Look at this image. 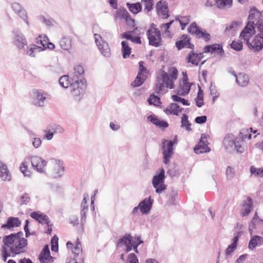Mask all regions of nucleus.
<instances>
[{
  "mask_svg": "<svg viewBox=\"0 0 263 263\" xmlns=\"http://www.w3.org/2000/svg\"><path fill=\"white\" fill-rule=\"evenodd\" d=\"M4 245L1 250V255L5 262L9 257H14L26 251L28 241L23 237V233L11 234L5 236L3 240Z\"/></svg>",
  "mask_w": 263,
  "mask_h": 263,
  "instance_id": "1",
  "label": "nucleus"
},
{
  "mask_svg": "<svg viewBox=\"0 0 263 263\" xmlns=\"http://www.w3.org/2000/svg\"><path fill=\"white\" fill-rule=\"evenodd\" d=\"M177 75L178 70L174 67L170 68L168 73L162 71L161 78L158 79L155 86L154 90L155 92L159 95H162L167 91V88H174V83L177 78Z\"/></svg>",
  "mask_w": 263,
  "mask_h": 263,
  "instance_id": "2",
  "label": "nucleus"
},
{
  "mask_svg": "<svg viewBox=\"0 0 263 263\" xmlns=\"http://www.w3.org/2000/svg\"><path fill=\"white\" fill-rule=\"evenodd\" d=\"M240 34L239 39L246 41L248 47L253 52H258L263 48V34Z\"/></svg>",
  "mask_w": 263,
  "mask_h": 263,
  "instance_id": "3",
  "label": "nucleus"
},
{
  "mask_svg": "<svg viewBox=\"0 0 263 263\" xmlns=\"http://www.w3.org/2000/svg\"><path fill=\"white\" fill-rule=\"evenodd\" d=\"M141 243H142V241L139 239V237L133 238L130 235H126L119 239L117 243V247H122L123 246H125L127 252L132 250L133 247L135 252L137 253V247Z\"/></svg>",
  "mask_w": 263,
  "mask_h": 263,
  "instance_id": "4",
  "label": "nucleus"
},
{
  "mask_svg": "<svg viewBox=\"0 0 263 263\" xmlns=\"http://www.w3.org/2000/svg\"><path fill=\"white\" fill-rule=\"evenodd\" d=\"M71 94L74 100L77 102L80 101L83 97L86 88V81L84 79L75 80L72 83Z\"/></svg>",
  "mask_w": 263,
  "mask_h": 263,
  "instance_id": "5",
  "label": "nucleus"
},
{
  "mask_svg": "<svg viewBox=\"0 0 263 263\" xmlns=\"http://www.w3.org/2000/svg\"><path fill=\"white\" fill-rule=\"evenodd\" d=\"M49 171L53 178H59L64 174V166L62 161L54 158L49 161Z\"/></svg>",
  "mask_w": 263,
  "mask_h": 263,
  "instance_id": "6",
  "label": "nucleus"
},
{
  "mask_svg": "<svg viewBox=\"0 0 263 263\" xmlns=\"http://www.w3.org/2000/svg\"><path fill=\"white\" fill-rule=\"evenodd\" d=\"M95 42L101 54L106 58L111 55L110 49L108 44L105 41L104 34H94Z\"/></svg>",
  "mask_w": 263,
  "mask_h": 263,
  "instance_id": "7",
  "label": "nucleus"
},
{
  "mask_svg": "<svg viewBox=\"0 0 263 263\" xmlns=\"http://www.w3.org/2000/svg\"><path fill=\"white\" fill-rule=\"evenodd\" d=\"M165 171L161 168L159 174L155 175L152 179V184L157 194L161 193L166 189L164 184Z\"/></svg>",
  "mask_w": 263,
  "mask_h": 263,
  "instance_id": "8",
  "label": "nucleus"
},
{
  "mask_svg": "<svg viewBox=\"0 0 263 263\" xmlns=\"http://www.w3.org/2000/svg\"><path fill=\"white\" fill-rule=\"evenodd\" d=\"M117 11L114 14V17L116 21H122L124 20L128 25L134 27L135 20L133 19L126 9L123 7H120L117 8Z\"/></svg>",
  "mask_w": 263,
  "mask_h": 263,
  "instance_id": "9",
  "label": "nucleus"
},
{
  "mask_svg": "<svg viewBox=\"0 0 263 263\" xmlns=\"http://www.w3.org/2000/svg\"><path fill=\"white\" fill-rule=\"evenodd\" d=\"M48 93L42 90H34L33 91V103L37 107H43L47 103Z\"/></svg>",
  "mask_w": 263,
  "mask_h": 263,
  "instance_id": "10",
  "label": "nucleus"
},
{
  "mask_svg": "<svg viewBox=\"0 0 263 263\" xmlns=\"http://www.w3.org/2000/svg\"><path fill=\"white\" fill-rule=\"evenodd\" d=\"M30 159L34 170L41 173H45L47 161L37 156H31Z\"/></svg>",
  "mask_w": 263,
  "mask_h": 263,
  "instance_id": "11",
  "label": "nucleus"
},
{
  "mask_svg": "<svg viewBox=\"0 0 263 263\" xmlns=\"http://www.w3.org/2000/svg\"><path fill=\"white\" fill-rule=\"evenodd\" d=\"M252 17V14L249 15V19L250 21L247 23L240 33H250L251 31L254 30L255 26H256L258 31H259L260 33H263V20H259L255 24L254 21L252 22L251 21ZM253 33H255V31H254Z\"/></svg>",
  "mask_w": 263,
  "mask_h": 263,
  "instance_id": "12",
  "label": "nucleus"
},
{
  "mask_svg": "<svg viewBox=\"0 0 263 263\" xmlns=\"http://www.w3.org/2000/svg\"><path fill=\"white\" fill-rule=\"evenodd\" d=\"M173 145L174 143L172 141L165 140L162 143L163 162L165 164L170 162V158L173 154Z\"/></svg>",
  "mask_w": 263,
  "mask_h": 263,
  "instance_id": "13",
  "label": "nucleus"
},
{
  "mask_svg": "<svg viewBox=\"0 0 263 263\" xmlns=\"http://www.w3.org/2000/svg\"><path fill=\"white\" fill-rule=\"evenodd\" d=\"M35 44L43 48V51L48 48L52 49L55 47L54 45L49 42V39L45 34L40 35L35 40Z\"/></svg>",
  "mask_w": 263,
  "mask_h": 263,
  "instance_id": "14",
  "label": "nucleus"
},
{
  "mask_svg": "<svg viewBox=\"0 0 263 263\" xmlns=\"http://www.w3.org/2000/svg\"><path fill=\"white\" fill-rule=\"evenodd\" d=\"M190 40L191 39L188 35L183 34L180 37V40L176 42V47L179 50L183 48L193 49L194 45L190 42Z\"/></svg>",
  "mask_w": 263,
  "mask_h": 263,
  "instance_id": "15",
  "label": "nucleus"
},
{
  "mask_svg": "<svg viewBox=\"0 0 263 263\" xmlns=\"http://www.w3.org/2000/svg\"><path fill=\"white\" fill-rule=\"evenodd\" d=\"M203 50L205 53H216L220 57H223L224 56V51L221 44H214L206 46Z\"/></svg>",
  "mask_w": 263,
  "mask_h": 263,
  "instance_id": "16",
  "label": "nucleus"
},
{
  "mask_svg": "<svg viewBox=\"0 0 263 263\" xmlns=\"http://www.w3.org/2000/svg\"><path fill=\"white\" fill-rule=\"evenodd\" d=\"M13 44L19 50L24 49L28 42L26 38L23 34H15L13 37Z\"/></svg>",
  "mask_w": 263,
  "mask_h": 263,
  "instance_id": "17",
  "label": "nucleus"
},
{
  "mask_svg": "<svg viewBox=\"0 0 263 263\" xmlns=\"http://www.w3.org/2000/svg\"><path fill=\"white\" fill-rule=\"evenodd\" d=\"M236 139V138L232 134H228L224 137L222 145L226 151L229 152L234 151Z\"/></svg>",
  "mask_w": 263,
  "mask_h": 263,
  "instance_id": "18",
  "label": "nucleus"
},
{
  "mask_svg": "<svg viewBox=\"0 0 263 263\" xmlns=\"http://www.w3.org/2000/svg\"><path fill=\"white\" fill-rule=\"evenodd\" d=\"M43 51V48L35 44H31L27 46L26 49H24V53L30 57L35 58L39 53Z\"/></svg>",
  "mask_w": 263,
  "mask_h": 263,
  "instance_id": "19",
  "label": "nucleus"
},
{
  "mask_svg": "<svg viewBox=\"0 0 263 263\" xmlns=\"http://www.w3.org/2000/svg\"><path fill=\"white\" fill-rule=\"evenodd\" d=\"M157 14L163 19L167 18L169 16L168 13L167 3L166 2L159 1L156 5Z\"/></svg>",
  "mask_w": 263,
  "mask_h": 263,
  "instance_id": "20",
  "label": "nucleus"
},
{
  "mask_svg": "<svg viewBox=\"0 0 263 263\" xmlns=\"http://www.w3.org/2000/svg\"><path fill=\"white\" fill-rule=\"evenodd\" d=\"M11 7L15 13L22 18L28 26L29 22L27 20V14L22 6L18 3H13L12 4Z\"/></svg>",
  "mask_w": 263,
  "mask_h": 263,
  "instance_id": "21",
  "label": "nucleus"
},
{
  "mask_svg": "<svg viewBox=\"0 0 263 263\" xmlns=\"http://www.w3.org/2000/svg\"><path fill=\"white\" fill-rule=\"evenodd\" d=\"M203 54L201 52L196 53L194 50L191 51L186 57L187 62L192 63L193 65L197 66L199 62L203 58Z\"/></svg>",
  "mask_w": 263,
  "mask_h": 263,
  "instance_id": "22",
  "label": "nucleus"
},
{
  "mask_svg": "<svg viewBox=\"0 0 263 263\" xmlns=\"http://www.w3.org/2000/svg\"><path fill=\"white\" fill-rule=\"evenodd\" d=\"M191 84L188 82L187 78H183V82L181 83L177 89V94L180 96H184L187 95L191 89Z\"/></svg>",
  "mask_w": 263,
  "mask_h": 263,
  "instance_id": "23",
  "label": "nucleus"
},
{
  "mask_svg": "<svg viewBox=\"0 0 263 263\" xmlns=\"http://www.w3.org/2000/svg\"><path fill=\"white\" fill-rule=\"evenodd\" d=\"M153 203L151 197L145 198L143 200L139 203V206L141 208V212L143 214H146L150 211Z\"/></svg>",
  "mask_w": 263,
  "mask_h": 263,
  "instance_id": "24",
  "label": "nucleus"
},
{
  "mask_svg": "<svg viewBox=\"0 0 263 263\" xmlns=\"http://www.w3.org/2000/svg\"><path fill=\"white\" fill-rule=\"evenodd\" d=\"M206 140L205 138L201 137L198 145L194 148V152L196 154H199L201 153L209 152L210 149L206 144Z\"/></svg>",
  "mask_w": 263,
  "mask_h": 263,
  "instance_id": "25",
  "label": "nucleus"
},
{
  "mask_svg": "<svg viewBox=\"0 0 263 263\" xmlns=\"http://www.w3.org/2000/svg\"><path fill=\"white\" fill-rule=\"evenodd\" d=\"M0 178L4 181L11 180V175L9 172L7 166L2 161H0Z\"/></svg>",
  "mask_w": 263,
  "mask_h": 263,
  "instance_id": "26",
  "label": "nucleus"
},
{
  "mask_svg": "<svg viewBox=\"0 0 263 263\" xmlns=\"http://www.w3.org/2000/svg\"><path fill=\"white\" fill-rule=\"evenodd\" d=\"M30 216L42 224H48L50 222L48 216L40 212H31Z\"/></svg>",
  "mask_w": 263,
  "mask_h": 263,
  "instance_id": "27",
  "label": "nucleus"
},
{
  "mask_svg": "<svg viewBox=\"0 0 263 263\" xmlns=\"http://www.w3.org/2000/svg\"><path fill=\"white\" fill-rule=\"evenodd\" d=\"M39 259L41 263H48L52 259L48 246L44 247L43 248L40 254Z\"/></svg>",
  "mask_w": 263,
  "mask_h": 263,
  "instance_id": "28",
  "label": "nucleus"
},
{
  "mask_svg": "<svg viewBox=\"0 0 263 263\" xmlns=\"http://www.w3.org/2000/svg\"><path fill=\"white\" fill-rule=\"evenodd\" d=\"M183 108L176 103H171L164 110L167 115L178 116L182 111Z\"/></svg>",
  "mask_w": 263,
  "mask_h": 263,
  "instance_id": "29",
  "label": "nucleus"
},
{
  "mask_svg": "<svg viewBox=\"0 0 263 263\" xmlns=\"http://www.w3.org/2000/svg\"><path fill=\"white\" fill-rule=\"evenodd\" d=\"M21 224V222L18 217H10L8 218L7 223L2 226V228L10 229L19 227Z\"/></svg>",
  "mask_w": 263,
  "mask_h": 263,
  "instance_id": "30",
  "label": "nucleus"
},
{
  "mask_svg": "<svg viewBox=\"0 0 263 263\" xmlns=\"http://www.w3.org/2000/svg\"><path fill=\"white\" fill-rule=\"evenodd\" d=\"M84 69L83 67L78 65L75 66L73 68V71L70 73V76L72 77V80H79V79L84 74Z\"/></svg>",
  "mask_w": 263,
  "mask_h": 263,
  "instance_id": "31",
  "label": "nucleus"
},
{
  "mask_svg": "<svg viewBox=\"0 0 263 263\" xmlns=\"http://www.w3.org/2000/svg\"><path fill=\"white\" fill-rule=\"evenodd\" d=\"M263 243V238L261 236L255 235L252 237L249 243V248L254 249L256 247L260 246Z\"/></svg>",
  "mask_w": 263,
  "mask_h": 263,
  "instance_id": "32",
  "label": "nucleus"
},
{
  "mask_svg": "<svg viewBox=\"0 0 263 263\" xmlns=\"http://www.w3.org/2000/svg\"><path fill=\"white\" fill-rule=\"evenodd\" d=\"M236 81L237 84L241 87L247 86L249 82V78L247 74L243 73H239L236 77Z\"/></svg>",
  "mask_w": 263,
  "mask_h": 263,
  "instance_id": "33",
  "label": "nucleus"
},
{
  "mask_svg": "<svg viewBox=\"0 0 263 263\" xmlns=\"http://www.w3.org/2000/svg\"><path fill=\"white\" fill-rule=\"evenodd\" d=\"M59 81L60 86L64 88H68L70 85L72 87V83L74 82V81L72 80V77L69 79L68 75L62 76L59 79Z\"/></svg>",
  "mask_w": 263,
  "mask_h": 263,
  "instance_id": "34",
  "label": "nucleus"
},
{
  "mask_svg": "<svg viewBox=\"0 0 263 263\" xmlns=\"http://www.w3.org/2000/svg\"><path fill=\"white\" fill-rule=\"evenodd\" d=\"M149 44L156 47L160 45L161 34H147Z\"/></svg>",
  "mask_w": 263,
  "mask_h": 263,
  "instance_id": "35",
  "label": "nucleus"
},
{
  "mask_svg": "<svg viewBox=\"0 0 263 263\" xmlns=\"http://www.w3.org/2000/svg\"><path fill=\"white\" fill-rule=\"evenodd\" d=\"M66 245L67 248L71 250L72 253L76 257H78L79 254L81 253L82 248L80 241H78L77 242L76 245L74 248H73V244L70 241L67 242Z\"/></svg>",
  "mask_w": 263,
  "mask_h": 263,
  "instance_id": "36",
  "label": "nucleus"
},
{
  "mask_svg": "<svg viewBox=\"0 0 263 263\" xmlns=\"http://www.w3.org/2000/svg\"><path fill=\"white\" fill-rule=\"evenodd\" d=\"M246 145L245 142L240 138H236L234 146V151L237 153H242L245 151Z\"/></svg>",
  "mask_w": 263,
  "mask_h": 263,
  "instance_id": "37",
  "label": "nucleus"
},
{
  "mask_svg": "<svg viewBox=\"0 0 263 263\" xmlns=\"http://www.w3.org/2000/svg\"><path fill=\"white\" fill-rule=\"evenodd\" d=\"M242 27V22L240 21L233 22L229 26H227L226 31L238 32Z\"/></svg>",
  "mask_w": 263,
  "mask_h": 263,
  "instance_id": "38",
  "label": "nucleus"
},
{
  "mask_svg": "<svg viewBox=\"0 0 263 263\" xmlns=\"http://www.w3.org/2000/svg\"><path fill=\"white\" fill-rule=\"evenodd\" d=\"M126 5L129 10L133 14H137L142 10V6L140 3L130 4L127 3Z\"/></svg>",
  "mask_w": 263,
  "mask_h": 263,
  "instance_id": "39",
  "label": "nucleus"
},
{
  "mask_svg": "<svg viewBox=\"0 0 263 263\" xmlns=\"http://www.w3.org/2000/svg\"><path fill=\"white\" fill-rule=\"evenodd\" d=\"M168 199L166 204L168 205H175L177 204L178 199L177 193L174 191L171 192L167 195Z\"/></svg>",
  "mask_w": 263,
  "mask_h": 263,
  "instance_id": "40",
  "label": "nucleus"
},
{
  "mask_svg": "<svg viewBox=\"0 0 263 263\" xmlns=\"http://www.w3.org/2000/svg\"><path fill=\"white\" fill-rule=\"evenodd\" d=\"M251 132H253L252 128H250L249 129H242L240 132V135H241V137L239 138H240V139L242 140L243 141L246 139L248 140L251 139L252 137V134H251ZM256 132L257 130L253 131L254 133H256Z\"/></svg>",
  "mask_w": 263,
  "mask_h": 263,
  "instance_id": "41",
  "label": "nucleus"
},
{
  "mask_svg": "<svg viewBox=\"0 0 263 263\" xmlns=\"http://www.w3.org/2000/svg\"><path fill=\"white\" fill-rule=\"evenodd\" d=\"M37 19L47 27H50L54 26L56 22L50 17H46L44 15H40L37 16Z\"/></svg>",
  "mask_w": 263,
  "mask_h": 263,
  "instance_id": "42",
  "label": "nucleus"
},
{
  "mask_svg": "<svg viewBox=\"0 0 263 263\" xmlns=\"http://www.w3.org/2000/svg\"><path fill=\"white\" fill-rule=\"evenodd\" d=\"M121 45L123 57L126 59L129 57L131 53V48L129 47V44L126 41H123L121 42Z\"/></svg>",
  "mask_w": 263,
  "mask_h": 263,
  "instance_id": "43",
  "label": "nucleus"
},
{
  "mask_svg": "<svg viewBox=\"0 0 263 263\" xmlns=\"http://www.w3.org/2000/svg\"><path fill=\"white\" fill-rule=\"evenodd\" d=\"M146 78V77L145 76H142V74H138L135 81L132 83V85L134 87H139L142 85Z\"/></svg>",
  "mask_w": 263,
  "mask_h": 263,
  "instance_id": "44",
  "label": "nucleus"
},
{
  "mask_svg": "<svg viewBox=\"0 0 263 263\" xmlns=\"http://www.w3.org/2000/svg\"><path fill=\"white\" fill-rule=\"evenodd\" d=\"M20 169L24 176L30 177L31 176V172L28 169V163L26 161H24L21 163Z\"/></svg>",
  "mask_w": 263,
  "mask_h": 263,
  "instance_id": "45",
  "label": "nucleus"
},
{
  "mask_svg": "<svg viewBox=\"0 0 263 263\" xmlns=\"http://www.w3.org/2000/svg\"><path fill=\"white\" fill-rule=\"evenodd\" d=\"M248 202L244 205L241 211V215L242 216L247 215L251 210L252 202L250 197L248 198Z\"/></svg>",
  "mask_w": 263,
  "mask_h": 263,
  "instance_id": "46",
  "label": "nucleus"
},
{
  "mask_svg": "<svg viewBox=\"0 0 263 263\" xmlns=\"http://www.w3.org/2000/svg\"><path fill=\"white\" fill-rule=\"evenodd\" d=\"M181 127H185L187 131L191 130V124L188 120V116L186 114H183L181 118Z\"/></svg>",
  "mask_w": 263,
  "mask_h": 263,
  "instance_id": "47",
  "label": "nucleus"
},
{
  "mask_svg": "<svg viewBox=\"0 0 263 263\" xmlns=\"http://www.w3.org/2000/svg\"><path fill=\"white\" fill-rule=\"evenodd\" d=\"M217 6L219 8H223L224 7H231L232 4V0H216Z\"/></svg>",
  "mask_w": 263,
  "mask_h": 263,
  "instance_id": "48",
  "label": "nucleus"
},
{
  "mask_svg": "<svg viewBox=\"0 0 263 263\" xmlns=\"http://www.w3.org/2000/svg\"><path fill=\"white\" fill-rule=\"evenodd\" d=\"M250 172L256 177H263V168H256L252 166L250 167Z\"/></svg>",
  "mask_w": 263,
  "mask_h": 263,
  "instance_id": "49",
  "label": "nucleus"
},
{
  "mask_svg": "<svg viewBox=\"0 0 263 263\" xmlns=\"http://www.w3.org/2000/svg\"><path fill=\"white\" fill-rule=\"evenodd\" d=\"M180 96L178 95V94L172 95V99L173 100V101L176 102H180L183 105L189 106L190 105V104L189 103L188 100L182 98Z\"/></svg>",
  "mask_w": 263,
  "mask_h": 263,
  "instance_id": "50",
  "label": "nucleus"
},
{
  "mask_svg": "<svg viewBox=\"0 0 263 263\" xmlns=\"http://www.w3.org/2000/svg\"><path fill=\"white\" fill-rule=\"evenodd\" d=\"M81 222L83 224L84 222L86 221V212L88 211V205L87 204H84L81 203Z\"/></svg>",
  "mask_w": 263,
  "mask_h": 263,
  "instance_id": "51",
  "label": "nucleus"
},
{
  "mask_svg": "<svg viewBox=\"0 0 263 263\" xmlns=\"http://www.w3.org/2000/svg\"><path fill=\"white\" fill-rule=\"evenodd\" d=\"M122 38H124L128 40H130L131 42L137 44L141 43L140 37L138 36H133V34H123Z\"/></svg>",
  "mask_w": 263,
  "mask_h": 263,
  "instance_id": "52",
  "label": "nucleus"
},
{
  "mask_svg": "<svg viewBox=\"0 0 263 263\" xmlns=\"http://www.w3.org/2000/svg\"><path fill=\"white\" fill-rule=\"evenodd\" d=\"M242 42L239 40L233 41L231 44V47L236 51H241L242 49Z\"/></svg>",
  "mask_w": 263,
  "mask_h": 263,
  "instance_id": "53",
  "label": "nucleus"
},
{
  "mask_svg": "<svg viewBox=\"0 0 263 263\" xmlns=\"http://www.w3.org/2000/svg\"><path fill=\"white\" fill-rule=\"evenodd\" d=\"M147 101L150 105L158 106L160 103V99L158 97L152 95L148 98Z\"/></svg>",
  "mask_w": 263,
  "mask_h": 263,
  "instance_id": "54",
  "label": "nucleus"
},
{
  "mask_svg": "<svg viewBox=\"0 0 263 263\" xmlns=\"http://www.w3.org/2000/svg\"><path fill=\"white\" fill-rule=\"evenodd\" d=\"M50 129L54 135L62 134L64 132V128L60 125L54 124L52 125Z\"/></svg>",
  "mask_w": 263,
  "mask_h": 263,
  "instance_id": "55",
  "label": "nucleus"
},
{
  "mask_svg": "<svg viewBox=\"0 0 263 263\" xmlns=\"http://www.w3.org/2000/svg\"><path fill=\"white\" fill-rule=\"evenodd\" d=\"M187 31L188 33H204L198 28L196 23L195 22L191 24L188 28Z\"/></svg>",
  "mask_w": 263,
  "mask_h": 263,
  "instance_id": "56",
  "label": "nucleus"
},
{
  "mask_svg": "<svg viewBox=\"0 0 263 263\" xmlns=\"http://www.w3.org/2000/svg\"><path fill=\"white\" fill-rule=\"evenodd\" d=\"M226 174L228 179L232 180L235 175L234 169L231 166H228L226 169Z\"/></svg>",
  "mask_w": 263,
  "mask_h": 263,
  "instance_id": "57",
  "label": "nucleus"
},
{
  "mask_svg": "<svg viewBox=\"0 0 263 263\" xmlns=\"http://www.w3.org/2000/svg\"><path fill=\"white\" fill-rule=\"evenodd\" d=\"M58 237L54 236L51 240V250L57 252L58 251Z\"/></svg>",
  "mask_w": 263,
  "mask_h": 263,
  "instance_id": "58",
  "label": "nucleus"
},
{
  "mask_svg": "<svg viewBox=\"0 0 263 263\" xmlns=\"http://www.w3.org/2000/svg\"><path fill=\"white\" fill-rule=\"evenodd\" d=\"M200 88H199L198 92V95L195 99L196 104L199 107H201L203 105V103H204L203 96L200 94Z\"/></svg>",
  "mask_w": 263,
  "mask_h": 263,
  "instance_id": "59",
  "label": "nucleus"
},
{
  "mask_svg": "<svg viewBox=\"0 0 263 263\" xmlns=\"http://www.w3.org/2000/svg\"><path fill=\"white\" fill-rule=\"evenodd\" d=\"M60 44L62 48L64 50H67L70 46V42L68 40L63 38L60 41Z\"/></svg>",
  "mask_w": 263,
  "mask_h": 263,
  "instance_id": "60",
  "label": "nucleus"
},
{
  "mask_svg": "<svg viewBox=\"0 0 263 263\" xmlns=\"http://www.w3.org/2000/svg\"><path fill=\"white\" fill-rule=\"evenodd\" d=\"M143 62L142 61L139 62V72H138V74L147 77L148 71L146 68L143 66Z\"/></svg>",
  "mask_w": 263,
  "mask_h": 263,
  "instance_id": "61",
  "label": "nucleus"
},
{
  "mask_svg": "<svg viewBox=\"0 0 263 263\" xmlns=\"http://www.w3.org/2000/svg\"><path fill=\"white\" fill-rule=\"evenodd\" d=\"M30 199L27 194H23L20 198L21 204H27L30 201Z\"/></svg>",
  "mask_w": 263,
  "mask_h": 263,
  "instance_id": "62",
  "label": "nucleus"
},
{
  "mask_svg": "<svg viewBox=\"0 0 263 263\" xmlns=\"http://www.w3.org/2000/svg\"><path fill=\"white\" fill-rule=\"evenodd\" d=\"M239 236L238 235L235 236L232 240V243L229 246V247L235 250L237 247V242L238 241Z\"/></svg>",
  "mask_w": 263,
  "mask_h": 263,
  "instance_id": "63",
  "label": "nucleus"
},
{
  "mask_svg": "<svg viewBox=\"0 0 263 263\" xmlns=\"http://www.w3.org/2000/svg\"><path fill=\"white\" fill-rule=\"evenodd\" d=\"M128 261L129 263H138V260L133 253H130L128 256Z\"/></svg>",
  "mask_w": 263,
  "mask_h": 263,
  "instance_id": "64",
  "label": "nucleus"
}]
</instances>
